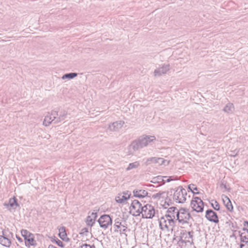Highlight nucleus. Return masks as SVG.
<instances>
[{
    "mask_svg": "<svg viewBox=\"0 0 248 248\" xmlns=\"http://www.w3.org/2000/svg\"><path fill=\"white\" fill-rule=\"evenodd\" d=\"M240 248H248V242H243L241 243Z\"/></svg>",
    "mask_w": 248,
    "mask_h": 248,
    "instance_id": "26",
    "label": "nucleus"
},
{
    "mask_svg": "<svg viewBox=\"0 0 248 248\" xmlns=\"http://www.w3.org/2000/svg\"><path fill=\"white\" fill-rule=\"evenodd\" d=\"M222 202L227 210L230 212L233 211V206L230 198L225 195L221 196Z\"/></svg>",
    "mask_w": 248,
    "mask_h": 248,
    "instance_id": "10",
    "label": "nucleus"
},
{
    "mask_svg": "<svg viewBox=\"0 0 248 248\" xmlns=\"http://www.w3.org/2000/svg\"><path fill=\"white\" fill-rule=\"evenodd\" d=\"M142 209L141 204L138 200H134L129 207V212L133 216H137L140 215Z\"/></svg>",
    "mask_w": 248,
    "mask_h": 248,
    "instance_id": "6",
    "label": "nucleus"
},
{
    "mask_svg": "<svg viewBox=\"0 0 248 248\" xmlns=\"http://www.w3.org/2000/svg\"><path fill=\"white\" fill-rule=\"evenodd\" d=\"M80 248H95V247L93 245H91L84 243L80 246Z\"/></svg>",
    "mask_w": 248,
    "mask_h": 248,
    "instance_id": "22",
    "label": "nucleus"
},
{
    "mask_svg": "<svg viewBox=\"0 0 248 248\" xmlns=\"http://www.w3.org/2000/svg\"><path fill=\"white\" fill-rule=\"evenodd\" d=\"M212 206L216 210H219L220 209V205L219 203L216 200H212L211 201Z\"/></svg>",
    "mask_w": 248,
    "mask_h": 248,
    "instance_id": "20",
    "label": "nucleus"
},
{
    "mask_svg": "<svg viewBox=\"0 0 248 248\" xmlns=\"http://www.w3.org/2000/svg\"><path fill=\"white\" fill-rule=\"evenodd\" d=\"M17 239H18V240H19V241H20V240H21V238H18V237H17Z\"/></svg>",
    "mask_w": 248,
    "mask_h": 248,
    "instance_id": "29",
    "label": "nucleus"
},
{
    "mask_svg": "<svg viewBox=\"0 0 248 248\" xmlns=\"http://www.w3.org/2000/svg\"><path fill=\"white\" fill-rule=\"evenodd\" d=\"M97 217L96 212H90L86 219V222L88 225H92L94 223Z\"/></svg>",
    "mask_w": 248,
    "mask_h": 248,
    "instance_id": "13",
    "label": "nucleus"
},
{
    "mask_svg": "<svg viewBox=\"0 0 248 248\" xmlns=\"http://www.w3.org/2000/svg\"><path fill=\"white\" fill-rule=\"evenodd\" d=\"M50 119L49 118L48 116H46L45 118L44 121V124L45 125H47L49 124L50 123V122L49 121Z\"/></svg>",
    "mask_w": 248,
    "mask_h": 248,
    "instance_id": "25",
    "label": "nucleus"
},
{
    "mask_svg": "<svg viewBox=\"0 0 248 248\" xmlns=\"http://www.w3.org/2000/svg\"><path fill=\"white\" fill-rule=\"evenodd\" d=\"M190 217V213L187 209L181 208L178 210L177 217L180 223L184 224L188 222Z\"/></svg>",
    "mask_w": 248,
    "mask_h": 248,
    "instance_id": "4",
    "label": "nucleus"
},
{
    "mask_svg": "<svg viewBox=\"0 0 248 248\" xmlns=\"http://www.w3.org/2000/svg\"><path fill=\"white\" fill-rule=\"evenodd\" d=\"M159 225L163 230L172 231L174 226V220L164 216L160 218Z\"/></svg>",
    "mask_w": 248,
    "mask_h": 248,
    "instance_id": "3",
    "label": "nucleus"
},
{
    "mask_svg": "<svg viewBox=\"0 0 248 248\" xmlns=\"http://www.w3.org/2000/svg\"><path fill=\"white\" fill-rule=\"evenodd\" d=\"M192 240V235L190 232L183 231L181 232L180 241L185 244L190 243Z\"/></svg>",
    "mask_w": 248,
    "mask_h": 248,
    "instance_id": "9",
    "label": "nucleus"
},
{
    "mask_svg": "<svg viewBox=\"0 0 248 248\" xmlns=\"http://www.w3.org/2000/svg\"><path fill=\"white\" fill-rule=\"evenodd\" d=\"M21 235L24 239L26 246L30 247L35 246L36 245L34 235L27 231V230H22L21 231Z\"/></svg>",
    "mask_w": 248,
    "mask_h": 248,
    "instance_id": "2",
    "label": "nucleus"
},
{
    "mask_svg": "<svg viewBox=\"0 0 248 248\" xmlns=\"http://www.w3.org/2000/svg\"><path fill=\"white\" fill-rule=\"evenodd\" d=\"M48 248H57L53 245H50V246H49Z\"/></svg>",
    "mask_w": 248,
    "mask_h": 248,
    "instance_id": "28",
    "label": "nucleus"
},
{
    "mask_svg": "<svg viewBox=\"0 0 248 248\" xmlns=\"http://www.w3.org/2000/svg\"><path fill=\"white\" fill-rule=\"evenodd\" d=\"M140 214L143 217L151 218L155 216V211L153 206L147 204L142 207Z\"/></svg>",
    "mask_w": 248,
    "mask_h": 248,
    "instance_id": "5",
    "label": "nucleus"
},
{
    "mask_svg": "<svg viewBox=\"0 0 248 248\" xmlns=\"http://www.w3.org/2000/svg\"><path fill=\"white\" fill-rule=\"evenodd\" d=\"M188 188L194 194H199V191L198 187L194 184H190L188 186Z\"/></svg>",
    "mask_w": 248,
    "mask_h": 248,
    "instance_id": "19",
    "label": "nucleus"
},
{
    "mask_svg": "<svg viewBox=\"0 0 248 248\" xmlns=\"http://www.w3.org/2000/svg\"><path fill=\"white\" fill-rule=\"evenodd\" d=\"M178 211V210H177L176 208L174 207H170L168 209L167 214L165 216L174 220L176 216L177 217Z\"/></svg>",
    "mask_w": 248,
    "mask_h": 248,
    "instance_id": "12",
    "label": "nucleus"
},
{
    "mask_svg": "<svg viewBox=\"0 0 248 248\" xmlns=\"http://www.w3.org/2000/svg\"><path fill=\"white\" fill-rule=\"evenodd\" d=\"M206 217L209 220L215 223L218 222V217L217 214L212 210H207L206 212Z\"/></svg>",
    "mask_w": 248,
    "mask_h": 248,
    "instance_id": "11",
    "label": "nucleus"
},
{
    "mask_svg": "<svg viewBox=\"0 0 248 248\" xmlns=\"http://www.w3.org/2000/svg\"><path fill=\"white\" fill-rule=\"evenodd\" d=\"M190 205L192 209L197 212H202L204 207L202 201L197 197L193 198Z\"/></svg>",
    "mask_w": 248,
    "mask_h": 248,
    "instance_id": "7",
    "label": "nucleus"
},
{
    "mask_svg": "<svg viewBox=\"0 0 248 248\" xmlns=\"http://www.w3.org/2000/svg\"><path fill=\"white\" fill-rule=\"evenodd\" d=\"M9 204H10L11 206H12V207H13L14 206H17V203L16 201V199L15 197H14L13 198L10 199Z\"/></svg>",
    "mask_w": 248,
    "mask_h": 248,
    "instance_id": "21",
    "label": "nucleus"
},
{
    "mask_svg": "<svg viewBox=\"0 0 248 248\" xmlns=\"http://www.w3.org/2000/svg\"><path fill=\"white\" fill-rule=\"evenodd\" d=\"M155 139V137L154 136H146L144 140H145V142H150L151 141H153Z\"/></svg>",
    "mask_w": 248,
    "mask_h": 248,
    "instance_id": "23",
    "label": "nucleus"
},
{
    "mask_svg": "<svg viewBox=\"0 0 248 248\" xmlns=\"http://www.w3.org/2000/svg\"><path fill=\"white\" fill-rule=\"evenodd\" d=\"M126 227L120 221H116L113 226V229L115 232H122L126 230Z\"/></svg>",
    "mask_w": 248,
    "mask_h": 248,
    "instance_id": "14",
    "label": "nucleus"
},
{
    "mask_svg": "<svg viewBox=\"0 0 248 248\" xmlns=\"http://www.w3.org/2000/svg\"><path fill=\"white\" fill-rule=\"evenodd\" d=\"M0 244L5 247H9L11 245V241L7 238L0 236Z\"/></svg>",
    "mask_w": 248,
    "mask_h": 248,
    "instance_id": "16",
    "label": "nucleus"
},
{
    "mask_svg": "<svg viewBox=\"0 0 248 248\" xmlns=\"http://www.w3.org/2000/svg\"><path fill=\"white\" fill-rule=\"evenodd\" d=\"M76 76H77V74L70 73L69 74L65 75L64 76H63L62 78H64L65 77V78H72L75 77Z\"/></svg>",
    "mask_w": 248,
    "mask_h": 248,
    "instance_id": "24",
    "label": "nucleus"
},
{
    "mask_svg": "<svg viewBox=\"0 0 248 248\" xmlns=\"http://www.w3.org/2000/svg\"><path fill=\"white\" fill-rule=\"evenodd\" d=\"M188 197L186 190L181 186L178 187L173 194V199L179 203L184 202Z\"/></svg>",
    "mask_w": 248,
    "mask_h": 248,
    "instance_id": "1",
    "label": "nucleus"
},
{
    "mask_svg": "<svg viewBox=\"0 0 248 248\" xmlns=\"http://www.w3.org/2000/svg\"><path fill=\"white\" fill-rule=\"evenodd\" d=\"M98 222L101 227L107 228L112 224V219L109 216L104 215L101 216L98 219Z\"/></svg>",
    "mask_w": 248,
    "mask_h": 248,
    "instance_id": "8",
    "label": "nucleus"
},
{
    "mask_svg": "<svg viewBox=\"0 0 248 248\" xmlns=\"http://www.w3.org/2000/svg\"><path fill=\"white\" fill-rule=\"evenodd\" d=\"M129 196H125L122 194H120L119 196L116 197V201L117 202L119 203H122L124 201H126L127 199H128Z\"/></svg>",
    "mask_w": 248,
    "mask_h": 248,
    "instance_id": "18",
    "label": "nucleus"
},
{
    "mask_svg": "<svg viewBox=\"0 0 248 248\" xmlns=\"http://www.w3.org/2000/svg\"><path fill=\"white\" fill-rule=\"evenodd\" d=\"M56 243L58 246H59L61 247H64V245H63V243L60 240H58L56 241Z\"/></svg>",
    "mask_w": 248,
    "mask_h": 248,
    "instance_id": "27",
    "label": "nucleus"
},
{
    "mask_svg": "<svg viewBox=\"0 0 248 248\" xmlns=\"http://www.w3.org/2000/svg\"><path fill=\"white\" fill-rule=\"evenodd\" d=\"M59 236L64 241H67L68 238L65 231V228L64 227H60L59 228Z\"/></svg>",
    "mask_w": 248,
    "mask_h": 248,
    "instance_id": "15",
    "label": "nucleus"
},
{
    "mask_svg": "<svg viewBox=\"0 0 248 248\" xmlns=\"http://www.w3.org/2000/svg\"><path fill=\"white\" fill-rule=\"evenodd\" d=\"M135 196L138 197H142L145 196L147 192L144 190H135L134 191Z\"/></svg>",
    "mask_w": 248,
    "mask_h": 248,
    "instance_id": "17",
    "label": "nucleus"
}]
</instances>
